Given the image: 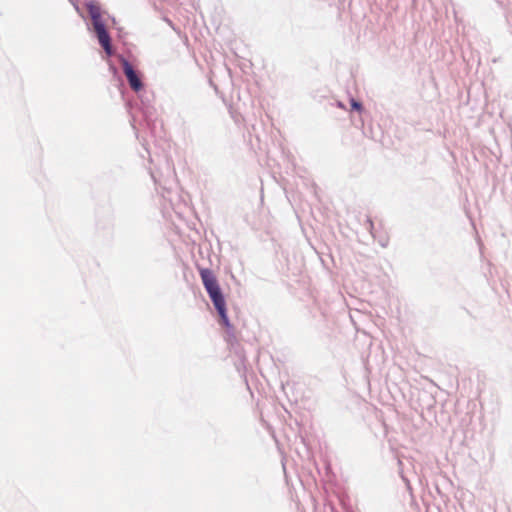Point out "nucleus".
<instances>
[{
  "instance_id": "nucleus-2",
  "label": "nucleus",
  "mask_w": 512,
  "mask_h": 512,
  "mask_svg": "<svg viewBox=\"0 0 512 512\" xmlns=\"http://www.w3.org/2000/svg\"><path fill=\"white\" fill-rule=\"evenodd\" d=\"M122 66L125 76L129 82V85L132 90L135 92L140 91L143 88V84L138 77L137 73L133 69L132 65L125 59L122 60Z\"/></svg>"
},
{
  "instance_id": "nucleus-1",
  "label": "nucleus",
  "mask_w": 512,
  "mask_h": 512,
  "mask_svg": "<svg viewBox=\"0 0 512 512\" xmlns=\"http://www.w3.org/2000/svg\"><path fill=\"white\" fill-rule=\"evenodd\" d=\"M199 274L207 293L220 315L221 322L228 327L229 320L226 314V304L216 276L212 270L207 268H200Z\"/></svg>"
},
{
  "instance_id": "nucleus-3",
  "label": "nucleus",
  "mask_w": 512,
  "mask_h": 512,
  "mask_svg": "<svg viewBox=\"0 0 512 512\" xmlns=\"http://www.w3.org/2000/svg\"><path fill=\"white\" fill-rule=\"evenodd\" d=\"M93 28L97 35L100 45L103 47V49L105 50V52L108 55H111L112 54L111 39H110L108 32L106 31L104 23H97V25L93 26Z\"/></svg>"
},
{
  "instance_id": "nucleus-5",
  "label": "nucleus",
  "mask_w": 512,
  "mask_h": 512,
  "mask_svg": "<svg viewBox=\"0 0 512 512\" xmlns=\"http://www.w3.org/2000/svg\"><path fill=\"white\" fill-rule=\"evenodd\" d=\"M351 106L353 109H355L357 111L362 110V105L359 102L355 101L354 99H352V101H351Z\"/></svg>"
},
{
  "instance_id": "nucleus-4",
  "label": "nucleus",
  "mask_w": 512,
  "mask_h": 512,
  "mask_svg": "<svg viewBox=\"0 0 512 512\" xmlns=\"http://www.w3.org/2000/svg\"><path fill=\"white\" fill-rule=\"evenodd\" d=\"M88 12L92 19L93 26L97 25V23H103L101 19V11L99 6L94 4L89 5Z\"/></svg>"
}]
</instances>
